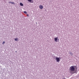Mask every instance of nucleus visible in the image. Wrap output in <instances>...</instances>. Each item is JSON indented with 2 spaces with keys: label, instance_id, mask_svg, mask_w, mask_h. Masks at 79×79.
Masks as SVG:
<instances>
[{
  "label": "nucleus",
  "instance_id": "1",
  "mask_svg": "<svg viewBox=\"0 0 79 79\" xmlns=\"http://www.w3.org/2000/svg\"><path fill=\"white\" fill-rule=\"evenodd\" d=\"M75 68H76V66H72L70 67L69 71L70 74H72L75 73L77 74V71L75 70Z\"/></svg>",
  "mask_w": 79,
  "mask_h": 79
},
{
  "label": "nucleus",
  "instance_id": "2",
  "mask_svg": "<svg viewBox=\"0 0 79 79\" xmlns=\"http://www.w3.org/2000/svg\"><path fill=\"white\" fill-rule=\"evenodd\" d=\"M56 60L57 62H60V58L58 57H56Z\"/></svg>",
  "mask_w": 79,
  "mask_h": 79
},
{
  "label": "nucleus",
  "instance_id": "3",
  "mask_svg": "<svg viewBox=\"0 0 79 79\" xmlns=\"http://www.w3.org/2000/svg\"><path fill=\"white\" fill-rule=\"evenodd\" d=\"M39 8L40 9H43V6L42 5H40L39 6Z\"/></svg>",
  "mask_w": 79,
  "mask_h": 79
},
{
  "label": "nucleus",
  "instance_id": "4",
  "mask_svg": "<svg viewBox=\"0 0 79 79\" xmlns=\"http://www.w3.org/2000/svg\"><path fill=\"white\" fill-rule=\"evenodd\" d=\"M30 3H33V0H27Z\"/></svg>",
  "mask_w": 79,
  "mask_h": 79
},
{
  "label": "nucleus",
  "instance_id": "5",
  "mask_svg": "<svg viewBox=\"0 0 79 79\" xmlns=\"http://www.w3.org/2000/svg\"><path fill=\"white\" fill-rule=\"evenodd\" d=\"M15 41H19V40L18 39V38H15Z\"/></svg>",
  "mask_w": 79,
  "mask_h": 79
},
{
  "label": "nucleus",
  "instance_id": "6",
  "mask_svg": "<svg viewBox=\"0 0 79 79\" xmlns=\"http://www.w3.org/2000/svg\"><path fill=\"white\" fill-rule=\"evenodd\" d=\"M54 40L55 41H56V42H57V40H58V38H54Z\"/></svg>",
  "mask_w": 79,
  "mask_h": 79
},
{
  "label": "nucleus",
  "instance_id": "7",
  "mask_svg": "<svg viewBox=\"0 0 79 79\" xmlns=\"http://www.w3.org/2000/svg\"><path fill=\"white\" fill-rule=\"evenodd\" d=\"M20 6H23V3H20Z\"/></svg>",
  "mask_w": 79,
  "mask_h": 79
},
{
  "label": "nucleus",
  "instance_id": "8",
  "mask_svg": "<svg viewBox=\"0 0 79 79\" xmlns=\"http://www.w3.org/2000/svg\"><path fill=\"white\" fill-rule=\"evenodd\" d=\"M70 54L72 56L73 54V53H72L71 52H70Z\"/></svg>",
  "mask_w": 79,
  "mask_h": 79
},
{
  "label": "nucleus",
  "instance_id": "9",
  "mask_svg": "<svg viewBox=\"0 0 79 79\" xmlns=\"http://www.w3.org/2000/svg\"><path fill=\"white\" fill-rule=\"evenodd\" d=\"M23 12L24 13H25V14H27V12H26V11H24Z\"/></svg>",
  "mask_w": 79,
  "mask_h": 79
},
{
  "label": "nucleus",
  "instance_id": "10",
  "mask_svg": "<svg viewBox=\"0 0 79 79\" xmlns=\"http://www.w3.org/2000/svg\"><path fill=\"white\" fill-rule=\"evenodd\" d=\"M5 41H3L2 43V44H5Z\"/></svg>",
  "mask_w": 79,
  "mask_h": 79
},
{
  "label": "nucleus",
  "instance_id": "11",
  "mask_svg": "<svg viewBox=\"0 0 79 79\" xmlns=\"http://www.w3.org/2000/svg\"><path fill=\"white\" fill-rule=\"evenodd\" d=\"M27 16L28 17L29 16V14H27Z\"/></svg>",
  "mask_w": 79,
  "mask_h": 79
},
{
  "label": "nucleus",
  "instance_id": "12",
  "mask_svg": "<svg viewBox=\"0 0 79 79\" xmlns=\"http://www.w3.org/2000/svg\"><path fill=\"white\" fill-rule=\"evenodd\" d=\"M11 3H12V4H15V3H14V2H11Z\"/></svg>",
  "mask_w": 79,
  "mask_h": 79
},
{
  "label": "nucleus",
  "instance_id": "13",
  "mask_svg": "<svg viewBox=\"0 0 79 79\" xmlns=\"http://www.w3.org/2000/svg\"><path fill=\"white\" fill-rule=\"evenodd\" d=\"M12 2H9V3H11Z\"/></svg>",
  "mask_w": 79,
  "mask_h": 79
},
{
  "label": "nucleus",
  "instance_id": "14",
  "mask_svg": "<svg viewBox=\"0 0 79 79\" xmlns=\"http://www.w3.org/2000/svg\"><path fill=\"white\" fill-rule=\"evenodd\" d=\"M15 52H16H16H17V51H15Z\"/></svg>",
  "mask_w": 79,
  "mask_h": 79
},
{
  "label": "nucleus",
  "instance_id": "15",
  "mask_svg": "<svg viewBox=\"0 0 79 79\" xmlns=\"http://www.w3.org/2000/svg\"><path fill=\"white\" fill-rule=\"evenodd\" d=\"M11 3V4H12V3Z\"/></svg>",
  "mask_w": 79,
  "mask_h": 79
}]
</instances>
